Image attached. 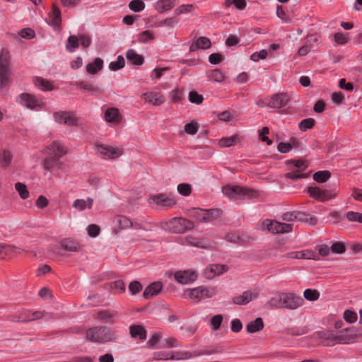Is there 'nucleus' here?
<instances>
[{
	"instance_id": "1",
	"label": "nucleus",
	"mask_w": 362,
	"mask_h": 362,
	"mask_svg": "<svg viewBox=\"0 0 362 362\" xmlns=\"http://www.w3.org/2000/svg\"><path fill=\"white\" fill-rule=\"evenodd\" d=\"M350 329L334 332L330 330L316 332L313 334L315 339H319L325 346H332L336 344H349L353 339V334H349Z\"/></svg>"
},
{
	"instance_id": "2",
	"label": "nucleus",
	"mask_w": 362,
	"mask_h": 362,
	"mask_svg": "<svg viewBox=\"0 0 362 362\" xmlns=\"http://www.w3.org/2000/svg\"><path fill=\"white\" fill-rule=\"evenodd\" d=\"M86 337L95 343H106L115 341L117 337L114 330L105 326L94 327L88 329L86 332Z\"/></svg>"
},
{
	"instance_id": "3",
	"label": "nucleus",
	"mask_w": 362,
	"mask_h": 362,
	"mask_svg": "<svg viewBox=\"0 0 362 362\" xmlns=\"http://www.w3.org/2000/svg\"><path fill=\"white\" fill-rule=\"evenodd\" d=\"M10 56L6 50L0 53V92L5 93L11 83Z\"/></svg>"
},
{
	"instance_id": "4",
	"label": "nucleus",
	"mask_w": 362,
	"mask_h": 362,
	"mask_svg": "<svg viewBox=\"0 0 362 362\" xmlns=\"http://www.w3.org/2000/svg\"><path fill=\"white\" fill-rule=\"evenodd\" d=\"M223 193L233 199H251L258 195V192L235 185H226L222 188Z\"/></svg>"
},
{
	"instance_id": "5",
	"label": "nucleus",
	"mask_w": 362,
	"mask_h": 362,
	"mask_svg": "<svg viewBox=\"0 0 362 362\" xmlns=\"http://www.w3.org/2000/svg\"><path fill=\"white\" fill-rule=\"evenodd\" d=\"M216 294V289L212 286H198L194 288L187 289L184 292V297L194 302H199L204 298L214 297Z\"/></svg>"
},
{
	"instance_id": "6",
	"label": "nucleus",
	"mask_w": 362,
	"mask_h": 362,
	"mask_svg": "<svg viewBox=\"0 0 362 362\" xmlns=\"http://www.w3.org/2000/svg\"><path fill=\"white\" fill-rule=\"evenodd\" d=\"M193 227L194 223L191 221L181 217L171 218L163 226L165 230L175 233H183Z\"/></svg>"
},
{
	"instance_id": "7",
	"label": "nucleus",
	"mask_w": 362,
	"mask_h": 362,
	"mask_svg": "<svg viewBox=\"0 0 362 362\" xmlns=\"http://www.w3.org/2000/svg\"><path fill=\"white\" fill-rule=\"evenodd\" d=\"M96 152L103 159H116L123 153V149L119 147L112 146L106 144H98L95 146Z\"/></svg>"
},
{
	"instance_id": "8",
	"label": "nucleus",
	"mask_w": 362,
	"mask_h": 362,
	"mask_svg": "<svg viewBox=\"0 0 362 362\" xmlns=\"http://www.w3.org/2000/svg\"><path fill=\"white\" fill-rule=\"evenodd\" d=\"M304 299L294 293L282 292V309L296 310L301 307Z\"/></svg>"
},
{
	"instance_id": "9",
	"label": "nucleus",
	"mask_w": 362,
	"mask_h": 362,
	"mask_svg": "<svg viewBox=\"0 0 362 362\" xmlns=\"http://www.w3.org/2000/svg\"><path fill=\"white\" fill-rule=\"evenodd\" d=\"M192 217L201 222H210L216 219L220 216V211L216 209L204 210L202 209H193L190 211Z\"/></svg>"
},
{
	"instance_id": "10",
	"label": "nucleus",
	"mask_w": 362,
	"mask_h": 362,
	"mask_svg": "<svg viewBox=\"0 0 362 362\" xmlns=\"http://www.w3.org/2000/svg\"><path fill=\"white\" fill-rule=\"evenodd\" d=\"M262 228L273 234L285 233L292 230V225L266 219L262 222Z\"/></svg>"
},
{
	"instance_id": "11",
	"label": "nucleus",
	"mask_w": 362,
	"mask_h": 362,
	"mask_svg": "<svg viewBox=\"0 0 362 362\" xmlns=\"http://www.w3.org/2000/svg\"><path fill=\"white\" fill-rule=\"evenodd\" d=\"M53 117L54 121L59 124H63L70 127L78 125V118L72 112H55L53 114Z\"/></svg>"
},
{
	"instance_id": "12",
	"label": "nucleus",
	"mask_w": 362,
	"mask_h": 362,
	"mask_svg": "<svg viewBox=\"0 0 362 362\" xmlns=\"http://www.w3.org/2000/svg\"><path fill=\"white\" fill-rule=\"evenodd\" d=\"M17 102L30 110H35L36 107L43 105L41 100L37 98L33 95L26 93L20 94L17 98Z\"/></svg>"
},
{
	"instance_id": "13",
	"label": "nucleus",
	"mask_w": 362,
	"mask_h": 362,
	"mask_svg": "<svg viewBox=\"0 0 362 362\" xmlns=\"http://www.w3.org/2000/svg\"><path fill=\"white\" fill-rule=\"evenodd\" d=\"M174 278L177 283L185 285L196 281L197 279V274L192 269L180 270L175 272Z\"/></svg>"
},
{
	"instance_id": "14",
	"label": "nucleus",
	"mask_w": 362,
	"mask_h": 362,
	"mask_svg": "<svg viewBox=\"0 0 362 362\" xmlns=\"http://www.w3.org/2000/svg\"><path fill=\"white\" fill-rule=\"evenodd\" d=\"M308 192L310 197L320 202L328 201L336 197V193H331L327 190H322L317 187H308Z\"/></svg>"
},
{
	"instance_id": "15",
	"label": "nucleus",
	"mask_w": 362,
	"mask_h": 362,
	"mask_svg": "<svg viewBox=\"0 0 362 362\" xmlns=\"http://www.w3.org/2000/svg\"><path fill=\"white\" fill-rule=\"evenodd\" d=\"M149 204H155L162 207H171L176 204V201L165 194H160L151 197L148 199Z\"/></svg>"
},
{
	"instance_id": "16",
	"label": "nucleus",
	"mask_w": 362,
	"mask_h": 362,
	"mask_svg": "<svg viewBox=\"0 0 362 362\" xmlns=\"http://www.w3.org/2000/svg\"><path fill=\"white\" fill-rule=\"evenodd\" d=\"M289 100L290 97L287 93H277L271 98L268 106L272 108L280 109L285 107Z\"/></svg>"
},
{
	"instance_id": "17",
	"label": "nucleus",
	"mask_w": 362,
	"mask_h": 362,
	"mask_svg": "<svg viewBox=\"0 0 362 362\" xmlns=\"http://www.w3.org/2000/svg\"><path fill=\"white\" fill-rule=\"evenodd\" d=\"M258 296V292L256 291H246L243 294L235 296L233 298V301L237 305H246Z\"/></svg>"
},
{
	"instance_id": "18",
	"label": "nucleus",
	"mask_w": 362,
	"mask_h": 362,
	"mask_svg": "<svg viewBox=\"0 0 362 362\" xmlns=\"http://www.w3.org/2000/svg\"><path fill=\"white\" fill-rule=\"evenodd\" d=\"M227 267L221 264H211L207 267L204 272V276L208 279H212L216 275H220L226 272Z\"/></svg>"
},
{
	"instance_id": "19",
	"label": "nucleus",
	"mask_w": 362,
	"mask_h": 362,
	"mask_svg": "<svg viewBox=\"0 0 362 362\" xmlns=\"http://www.w3.org/2000/svg\"><path fill=\"white\" fill-rule=\"evenodd\" d=\"M66 148L59 142H52L47 148V153L52 155L58 159L66 154Z\"/></svg>"
},
{
	"instance_id": "20",
	"label": "nucleus",
	"mask_w": 362,
	"mask_h": 362,
	"mask_svg": "<svg viewBox=\"0 0 362 362\" xmlns=\"http://www.w3.org/2000/svg\"><path fill=\"white\" fill-rule=\"evenodd\" d=\"M141 97L146 102L153 105H160L165 101L163 95L157 92L145 93Z\"/></svg>"
},
{
	"instance_id": "21",
	"label": "nucleus",
	"mask_w": 362,
	"mask_h": 362,
	"mask_svg": "<svg viewBox=\"0 0 362 362\" xmlns=\"http://www.w3.org/2000/svg\"><path fill=\"white\" fill-rule=\"evenodd\" d=\"M61 21L62 18L60 9L56 4H53L52 10L49 13V17L47 20V22L52 27L57 28L60 25Z\"/></svg>"
},
{
	"instance_id": "22",
	"label": "nucleus",
	"mask_w": 362,
	"mask_h": 362,
	"mask_svg": "<svg viewBox=\"0 0 362 362\" xmlns=\"http://www.w3.org/2000/svg\"><path fill=\"white\" fill-rule=\"evenodd\" d=\"M163 288V284L160 281H155L148 286L144 293L143 296L144 298H150L157 294H158Z\"/></svg>"
},
{
	"instance_id": "23",
	"label": "nucleus",
	"mask_w": 362,
	"mask_h": 362,
	"mask_svg": "<svg viewBox=\"0 0 362 362\" xmlns=\"http://www.w3.org/2000/svg\"><path fill=\"white\" fill-rule=\"evenodd\" d=\"M265 307L269 309H282V292L277 293L270 298L265 303Z\"/></svg>"
},
{
	"instance_id": "24",
	"label": "nucleus",
	"mask_w": 362,
	"mask_h": 362,
	"mask_svg": "<svg viewBox=\"0 0 362 362\" xmlns=\"http://www.w3.org/2000/svg\"><path fill=\"white\" fill-rule=\"evenodd\" d=\"M211 47V41L205 37H199L190 45V52H195L198 49H205Z\"/></svg>"
},
{
	"instance_id": "25",
	"label": "nucleus",
	"mask_w": 362,
	"mask_h": 362,
	"mask_svg": "<svg viewBox=\"0 0 362 362\" xmlns=\"http://www.w3.org/2000/svg\"><path fill=\"white\" fill-rule=\"evenodd\" d=\"M60 246L69 252H78L81 250L80 244L72 239L66 238L60 242Z\"/></svg>"
},
{
	"instance_id": "26",
	"label": "nucleus",
	"mask_w": 362,
	"mask_h": 362,
	"mask_svg": "<svg viewBox=\"0 0 362 362\" xmlns=\"http://www.w3.org/2000/svg\"><path fill=\"white\" fill-rule=\"evenodd\" d=\"M129 332L132 338H139L142 341L146 338V332L144 327L141 325H133L130 326Z\"/></svg>"
},
{
	"instance_id": "27",
	"label": "nucleus",
	"mask_w": 362,
	"mask_h": 362,
	"mask_svg": "<svg viewBox=\"0 0 362 362\" xmlns=\"http://www.w3.org/2000/svg\"><path fill=\"white\" fill-rule=\"evenodd\" d=\"M93 204V199L92 198H88L87 199H77L73 204L72 206L78 211H82L86 208L91 209Z\"/></svg>"
},
{
	"instance_id": "28",
	"label": "nucleus",
	"mask_w": 362,
	"mask_h": 362,
	"mask_svg": "<svg viewBox=\"0 0 362 362\" xmlns=\"http://www.w3.org/2000/svg\"><path fill=\"white\" fill-rule=\"evenodd\" d=\"M176 0H159L156 4V9L160 13H164L170 10L175 5Z\"/></svg>"
},
{
	"instance_id": "29",
	"label": "nucleus",
	"mask_w": 362,
	"mask_h": 362,
	"mask_svg": "<svg viewBox=\"0 0 362 362\" xmlns=\"http://www.w3.org/2000/svg\"><path fill=\"white\" fill-rule=\"evenodd\" d=\"M61 164L59 159L47 153L43 163V167L45 170L51 171L55 166L60 168Z\"/></svg>"
},
{
	"instance_id": "30",
	"label": "nucleus",
	"mask_w": 362,
	"mask_h": 362,
	"mask_svg": "<svg viewBox=\"0 0 362 362\" xmlns=\"http://www.w3.org/2000/svg\"><path fill=\"white\" fill-rule=\"evenodd\" d=\"M44 316H46V313L45 312L35 311V312H33L30 316V315H26V316L19 315L18 317L13 318L12 320L14 322H28V321H31V320H35L37 319H40Z\"/></svg>"
},
{
	"instance_id": "31",
	"label": "nucleus",
	"mask_w": 362,
	"mask_h": 362,
	"mask_svg": "<svg viewBox=\"0 0 362 362\" xmlns=\"http://www.w3.org/2000/svg\"><path fill=\"white\" fill-rule=\"evenodd\" d=\"M264 328V322L261 317H257L255 320L250 322L246 327L249 333H255L262 330Z\"/></svg>"
},
{
	"instance_id": "32",
	"label": "nucleus",
	"mask_w": 362,
	"mask_h": 362,
	"mask_svg": "<svg viewBox=\"0 0 362 362\" xmlns=\"http://www.w3.org/2000/svg\"><path fill=\"white\" fill-rule=\"evenodd\" d=\"M103 61L100 58H95L94 62L86 65V71L88 74H95L103 69Z\"/></svg>"
},
{
	"instance_id": "33",
	"label": "nucleus",
	"mask_w": 362,
	"mask_h": 362,
	"mask_svg": "<svg viewBox=\"0 0 362 362\" xmlns=\"http://www.w3.org/2000/svg\"><path fill=\"white\" fill-rule=\"evenodd\" d=\"M105 119L107 122H119V114L117 108H108L105 112Z\"/></svg>"
},
{
	"instance_id": "34",
	"label": "nucleus",
	"mask_w": 362,
	"mask_h": 362,
	"mask_svg": "<svg viewBox=\"0 0 362 362\" xmlns=\"http://www.w3.org/2000/svg\"><path fill=\"white\" fill-rule=\"evenodd\" d=\"M240 141V137L238 134H235L230 137H223L218 141L219 146L222 148L230 147Z\"/></svg>"
},
{
	"instance_id": "35",
	"label": "nucleus",
	"mask_w": 362,
	"mask_h": 362,
	"mask_svg": "<svg viewBox=\"0 0 362 362\" xmlns=\"http://www.w3.org/2000/svg\"><path fill=\"white\" fill-rule=\"evenodd\" d=\"M76 86L78 88H79L81 89H83L84 90L90 92L93 94H95V93L101 92V90L99 87L94 86L93 84L90 83L85 81L78 82L76 83Z\"/></svg>"
},
{
	"instance_id": "36",
	"label": "nucleus",
	"mask_w": 362,
	"mask_h": 362,
	"mask_svg": "<svg viewBox=\"0 0 362 362\" xmlns=\"http://www.w3.org/2000/svg\"><path fill=\"white\" fill-rule=\"evenodd\" d=\"M287 257L291 259H314L313 253L308 250L292 252L288 253Z\"/></svg>"
},
{
	"instance_id": "37",
	"label": "nucleus",
	"mask_w": 362,
	"mask_h": 362,
	"mask_svg": "<svg viewBox=\"0 0 362 362\" xmlns=\"http://www.w3.org/2000/svg\"><path fill=\"white\" fill-rule=\"evenodd\" d=\"M126 57L129 61L136 65H141L144 62V58L133 49L128 50Z\"/></svg>"
},
{
	"instance_id": "38",
	"label": "nucleus",
	"mask_w": 362,
	"mask_h": 362,
	"mask_svg": "<svg viewBox=\"0 0 362 362\" xmlns=\"http://www.w3.org/2000/svg\"><path fill=\"white\" fill-rule=\"evenodd\" d=\"M192 357H195V355H194V351H175L171 352L170 356L167 357L166 358H170L173 360H184Z\"/></svg>"
},
{
	"instance_id": "39",
	"label": "nucleus",
	"mask_w": 362,
	"mask_h": 362,
	"mask_svg": "<svg viewBox=\"0 0 362 362\" xmlns=\"http://www.w3.org/2000/svg\"><path fill=\"white\" fill-rule=\"evenodd\" d=\"M33 83L37 88H40L42 90H50L52 89V86L49 81L42 78L35 77L33 79Z\"/></svg>"
},
{
	"instance_id": "40",
	"label": "nucleus",
	"mask_w": 362,
	"mask_h": 362,
	"mask_svg": "<svg viewBox=\"0 0 362 362\" xmlns=\"http://www.w3.org/2000/svg\"><path fill=\"white\" fill-rule=\"evenodd\" d=\"M79 46V39L78 37L75 35H71L69 37L67 40V42L66 44V49L69 52H74L75 49Z\"/></svg>"
},
{
	"instance_id": "41",
	"label": "nucleus",
	"mask_w": 362,
	"mask_h": 362,
	"mask_svg": "<svg viewBox=\"0 0 362 362\" xmlns=\"http://www.w3.org/2000/svg\"><path fill=\"white\" fill-rule=\"evenodd\" d=\"M115 315L107 310H101L97 313V319L104 322H113Z\"/></svg>"
},
{
	"instance_id": "42",
	"label": "nucleus",
	"mask_w": 362,
	"mask_h": 362,
	"mask_svg": "<svg viewBox=\"0 0 362 362\" xmlns=\"http://www.w3.org/2000/svg\"><path fill=\"white\" fill-rule=\"evenodd\" d=\"M115 220L122 229H127L133 226V222L127 216H119Z\"/></svg>"
},
{
	"instance_id": "43",
	"label": "nucleus",
	"mask_w": 362,
	"mask_h": 362,
	"mask_svg": "<svg viewBox=\"0 0 362 362\" xmlns=\"http://www.w3.org/2000/svg\"><path fill=\"white\" fill-rule=\"evenodd\" d=\"M330 173L327 170L317 171L313 175V179L320 183L326 182L330 177Z\"/></svg>"
},
{
	"instance_id": "44",
	"label": "nucleus",
	"mask_w": 362,
	"mask_h": 362,
	"mask_svg": "<svg viewBox=\"0 0 362 362\" xmlns=\"http://www.w3.org/2000/svg\"><path fill=\"white\" fill-rule=\"evenodd\" d=\"M304 298L310 301L317 300L320 297V293L317 290L307 288L303 292Z\"/></svg>"
},
{
	"instance_id": "45",
	"label": "nucleus",
	"mask_w": 362,
	"mask_h": 362,
	"mask_svg": "<svg viewBox=\"0 0 362 362\" xmlns=\"http://www.w3.org/2000/svg\"><path fill=\"white\" fill-rule=\"evenodd\" d=\"M154 38L153 33L151 30H145L138 35V41L141 43H146L153 40Z\"/></svg>"
},
{
	"instance_id": "46",
	"label": "nucleus",
	"mask_w": 362,
	"mask_h": 362,
	"mask_svg": "<svg viewBox=\"0 0 362 362\" xmlns=\"http://www.w3.org/2000/svg\"><path fill=\"white\" fill-rule=\"evenodd\" d=\"M315 119L313 118H307L303 119L298 124L299 129L305 132L308 129H312L315 125Z\"/></svg>"
},
{
	"instance_id": "47",
	"label": "nucleus",
	"mask_w": 362,
	"mask_h": 362,
	"mask_svg": "<svg viewBox=\"0 0 362 362\" xmlns=\"http://www.w3.org/2000/svg\"><path fill=\"white\" fill-rule=\"evenodd\" d=\"M112 291L115 293H124L125 291V285L122 280H117L110 284Z\"/></svg>"
},
{
	"instance_id": "48",
	"label": "nucleus",
	"mask_w": 362,
	"mask_h": 362,
	"mask_svg": "<svg viewBox=\"0 0 362 362\" xmlns=\"http://www.w3.org/2000/svg\"><path fill=\"white\" fill-rule=\"evenodd\" d=\"M15 189L18 192L20 197L23 199H25L28 198L29 197V192L27 189V187L25 185L21 183V182H17L15 185Z\"/></svg>"
},
{
	"instance_id": "49",
	"label": "nucleus",
	"mask_w": 362,
	"mask_h": 362,
	"mask_svg": "<svg viewBox=\"0 0 362 362\" xmlns=\"http://www.w3.org/2000/svg\"><path fill=\"white\" fill-rule=\"evenodd\" d=\"M129 8L134 12H140L145 8V4L141 0H132L129 4Z\"/></svg>"
},
{
	"instance_id": "50",
	"label": "nucleus",
	"mask_w": 362,
	"mask_h": 362,
	"mask_svg": "<svg viewBox=\"0 0 362 362\" xmlns=\"http://www.w3.org/2000/svg\"><path fill=\"white\" fill-rule=\"evenodd\" d=\"M125 62L122 56L119 55L117 57L116 62H112L109 64V68L112 71L119 70L124 66Z\"/></svg>"
},
{
	"instance_id": "51",
	"label": "nucleus",
	"mask_w": 362,
	"mask_h": 362,
	"mask_svg": "<svg viewBox=\"0 0 362 362\" xmlns=\"http://www.w3.org/2000/svg\"><path fill=\"white\" fill-rule=\"evenodd\" d=\"M346 218L351 222H358L362 223V214L355 211H348L346 214Z\"/></svg>"
},
{
	"instance_id": "52",
	"label": "nucleus",
	"mask_w": 362,
	"mask_h": 362,
	"mask_svg": "<svg viewBox=\"0 0 362 362\" xmlns=\"http://www.w3.org/2000/svg\"><path fill=\"white\" fill-rule=\"evenodd\" d=\"M12 159L11 153L8 150H4L0 154V161L4 166L10 164Z\"/></svg>"
},
{
	"instance_id": "53",
	"label": "nucleus",
	"mask_w": 362,
	"mask_h": 362,
	"mask_svg": "<svg viewBox=\"0 0 362 362\" xmlns=\"http://www.w3.org/2000/svg\"><path fill=\"white\" fill-rule=\"evenodd\" d=\"M223 321V316L221 315H216L212 317L210 321V325L213 330H217L220 328Z\"/></svg>"
},
{
	"instance_id": "54",
	"label": "nucleus",
	"mask_w": 362,
	"mask_h": 362,
	"mask_svg": "<svg viewBox=\"0 0 362 362\" xmlns=\"http://www.w3.org/2000/svg\"><path fill=\"white\" fill-rule=\"evenodd\" d=\"M288 163L292 165L291 168L293 167L298 172L303 171L307 168V164L303 160H290Z\"/></svg>"
},
{
	"instance_id": "55",
	"label": "nucleus",
	"mask_w": 362,
	"mask_h": 362,
	"mask_svg": "<svg viewBox=\"0 0 362 362\" xmlns=\"http://www.w3.org/2000/svg\"><path fill=\"white\" fill-rule=\"evenodd\" d=\"M194 9L192 4H182L175 10L176 15H180L182 13H187L191 12Z\"/></svg>"
},
{
	"instance_id": "56",
	"label": "nucleus",
	"mask_w": 362,
	"mask_h": 362,
	"mask_svg": "<svg viewBox=\"0 0 362 362\" xmlns=\"http://www.w3.org/2000/svg\"><path fill=\"white\" fill-rule=\"evenodd\" d=\"M168 69V67L154 69L151 73V78L152 80L160 78L161 76L163 75L164 72H165Z\"/></svg>"
},
{
	"instance_id": "57",
	"label": "nucleus",
	"mask_w": 362,
	"mask_h": 362,
	"mask_svg": "<svg viewBox=\"0 0 362 362\" xmlns=\"http://www.w3.org/2000/svg\"><path fill=\"white\" fill-rule=\"evenodd\" d=\"M209 77L210 79L216 82H221L224 79L223 74L218 69L212 70L210 72Z\"/></svg>"
},
{
	"instance_id": "58",
	"label": "nucleus",
	"mask_w": 362,
	"mask_h": 362,
	"mask_svg": "<svg viewBox=\"0 0 362 362\" xmlns=\"http://www.w3.org/2000/svg\"><path fill=\"white\" fill-rule=\"evenodd\" d=\"M191 186L187 183H181L177 185L178 192L183 196H188L191 193Z\"/></svg>"
},
{
	"instance_id": "59",
	"label": "nucleus",
	"mask_w": 362,
	"mask_h": 362,
	"mask_svg": "<svg viewBox=\"0 0 362 362\" xmlns=\"http://www.w3.org/2000/svg\"><path fill=\"white\" fill-rule=\"evenodd\" d=\"M129 290L132 295H135L142 290V285L139 281H134L129 284Z\"/></svg>"
},
{
	"instance_id": "60",
	"label": "nucleus",
	"mask_w": 362,
	"mask_h": 362,
	"mask_svg": "<svg viewBox=\"0 0 362 362\" xmlns=\"http://www.w3.org/2000/svg\"><path fill=\"white\" fill-rule=\"evenodd\" d=\"M189 100L191 103L199 105L202 103L203 97L197 92L193 90L190 91L189 93Z\"/></svg>"
},
{
	"instance_id": "61",
	"label": "nucleus",
	"mask_w": 362,
	"mask_h": 362,
	"mask_svg": "<svg viewBox=\"0 0 362 362\" xmlns=\"http://www.w3.org/2000/svg\"><path fill=\"white\" fill-rule=\"evenodd\" d=\"M269 133V129L267 127H264L259 132V138L262 141L266 142L268 145L272 144V141L267 137V135Z\"/></svg>"
},
{
	"instance_id": "62",
	"label": "nucleus",
	"mask_w": 362,
	"mask_h": 362,
	"mask_svg": "<svg viewBox=\"0 0 362 362\" xmlns=\"http://www.w3.org/2000/svg\"><path fill=\"white\" fill-rule=\"evenodd\" d=\"M177 23V21L175 18H168L163 21H160L158 23V26H168L169 28H173Z\"/></svg>"
},
{
	"instance_id": "63",
	"label": "nucleus",
	"mask_w": 362,
	"mask_h": 362,
	"mask_svg": "<svg viewBox=\"0 0 362 362\" xmlns=\"http://www.w3.org/2000/svg\"><path fill=\"white\" fill-rule=\"evenodd\" d=\"M331 250L334 253L341 254L345 252L346 247L343 243L336 242L332 245Z\"/></svg>"
},
{
	"instance_id": "64",
	"label": "nucleus",
	"mask_w": 362,
	"mask_h": 362,
	"mask_svg": "<svg viewBox=\"0 0 362 362\" xmlns=\"http://www.w3.org/2000/svg\"><path fill=\"white\" fill-rule=\"evenodd\" d=\"M344 318L346 322L353 323L357 320V314L355 312L346 310L344 313Z\"/></svg>"
}]
</instances>
